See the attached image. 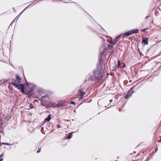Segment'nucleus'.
Instances as JSON below:
<instances>
[{
	"mask_svg": "<svg viewBox=\"0 0 161 161\" xmlns=\"http://www.w3.org/2000/svg\"><path fill=\"white\" fill-rule=\"evenodd\" d=\"M102 59L99 58L96 69L93 70V73L95 77V80H101L103 77L102 71V68L101 67Z\"/></svg>",
	"mask_w": 161,
	"mask_h": 161,
	"instance_id": "nucleus-1",
	"label": "nucleus"
},
{
	"mask_svg": "<svg viewBox=\"0 0 161 161\" xmlns=\"http://www.w3.org/2000/svg\"><path fill=\"white\" fill-rule=\"evenodd\" d=\"M12 81L11 84L13 85L14 83L17 84L19 82H21V79L20 76L18 74L16 75V79H14V78L12 79Z\"/></svg>",
	"mask_w": 161,
	"mask_h": 161,
	"instance_id": "nucleus-2",
	"label": "nucleus"
},
{
	"mask_svg": "<svg viewBox=\"0 0 161 161\" xmlns=\"http://www.w3.org/2000/svg\"><path fill=\"white\" fill-rule=\"evenodd\" d=\"M21 82H19L17 84L14 83L13 86H14L16 88H18L19 89H23L25 87V86L26 85V84L25 83H20Z\"/></svg>",
	"mask_w": 161,
	"mask_h": 161,
	"instance_id": "nucleus-3",
	"label": "nucleus"
},
{
	"mask_svg": "<svg viewBox=\"0 0 161 161\" xmlns=\"http://www.w3.org/2000/svg\"><path fill=\"white\" fill-rule=\"evenodd\" d=\"M36 86L35 85H32L31 87L29 88V89H30V90L29 91H28V89H26L25 91L26 92H27V93H25V95H29L32 92H33L35 88L36 87Z\"/></svg>",
	"mask_w": 161,
	"mask_h": 161,
	"instance_id": "nucleus-4",
	"label": "nucleus"
},
{
	"mask_svg": "<svg viewBox=\"0 0 161 161\" xmlns=\"http://www.w3.org/2000/svg\"><path fill=\"white\" fill-rule=\"evenodd\" d=\"M66 103V102L64 101H59L56 105L57 108H59L60 107L64 106Z\"/></svg>",
	"mask_w": 161,
	"mask_h": 161,
	"instance_id": "nucleus-5",
	"label": "nucleus"
},
{
	"mask_svg": "<svg viewBox=\"0 0 161 161\" xmlns=\"http://www.w3.org/2000/svg\"><path fill=\"white\" fill-rule=\"evenodd\" d=\"M138 83H137L136 85L131 87L127 92V93H128L130 96L132 95L133 93L135 92L133 90Z\"/></svg>",
	"mask_w": 161,
	"mask_h": 161,
	"instance_id": "nucleus-6",
	"label": "nucleus"
},
{
	"mask_svg": "<svg viewBox=\"0 0 161 161\" xmlns=\"http://www.w3.org/2000/svg\"><path fill=\"white\" fill-rule=\"evenodd\" d=\"M148 37H142V44H143L144 45H146L148 44Z\"/></svg>",
	"mask_w": 161,
	"mask_h": 161,
	"instance_id": "nucleus-7",
	"label": "nucleus"
},
{
	"mask_svg": "<svg viewBox=\"0 0 161 161\" xmlns=\"http://www.w3.org/2000/svg\"><path fill=\"white\" fill-rule=\"evenodd\" d=\"M131 32L130 30L128 31H127L125 32L124 33L122 34V37L124 38L126 36H128L131 35Z\"/></svg>",
	"mask_w": 161,
	"mask_h": 161,
	"instance_id": "nucleus-8",
	"label": "nucleus"
},
{
	"mask_svg": "<svg viewBox=\"0 0 161 161\" xmlns=\"http://www.w3.org/2000/svg\"><path fill=\"white\" fill-rule=\"evenodd\" d=\"M115 44V43L113 42H112L111 43V44L109 45L108 46L107 49L110 50H113L114 46Z\"/></svg>",
	"mask_w": 161,
	"mask_h": 161,
	"instance_id": "nucleus-9",
	"label": "nucleus"
},
{
	"mask_svg": "<svg viewBox=\"0 0 161 161\" xmlns=\"http://www.w3.org/2000/svg\"><path fill=\"white\" fill-rule=\"evenodd\" d=\"M122 36V34L121 33L118 36H117L115 39H114L113 42L115 43V44H116L118 41L119 40L120 38Z\"/></svg>",
	"mask_w": 161,
	"mask_h": 161,
	"instance_id": "nucleus-10",
	"label": "nucleus"
},
{
	"mask_svg": "<svg viewBox=\"0 0 161 161\" xmlns=\"http://www.w3.org/2000/svg\"><path fill=\"white\" fill-rule=\"evenodd\" d=\"M52 115L51 114L48 115L47 117L46 118L44 119V123H46L47 122L49 121L51 119Z\"/></svg>",
	"mask_w": 161,
	"mask_h": 161,
	"instance_id": "nucleus-11",
	"label": "nucleus"
},
{
	"mask_svg": "<svg viewBox=\"0 0 161 161\" xmlns=\"http://www.w3.org/2000/svg\"><path fill=\"white\" fill-rule=\"evenodd\" d=\"M51 104H53V102H49L47 103L45 102V104L46 105L45 107L47 108H50L52 106Z\"/></svg>",
	"mask_w": 161,
	"mask_h": 161,
	"instance_id": "nucleus-12",
	"label": "nucleus"
},
{
	"mask_svg": "<svg viewBox=\"0 0 161 161\" xmlns=\"http://www.w3.org/2000/svg\"><path fill=\"white\" fill-rule=\"evenodd\" d=\"M131 35L134 34L138 33L139 32V30L137 29H133L130 30Z\"/></svg>",
	"mask_w": 161,
	"mask_h": 161,
	"instance_id": "nucleus-13",
	"label": "nucleus"
},
{
	"mask_svg": "<svg viewBox=\"0 0 161 161\" xmlns=\"http://www.w3.org/2000/svg\"><path fill=\"white\" fill-rule=\"evenodd\" d=\"M77 131V130L75 131L72 132L70 133H68V136H67V138L68 139H70L73 136V133H75Z\"/></svg>",
	"mask_w": 161,
	"mask_h": 161,
	"instance_id": "nucleus-14",
	"label": "nucleus"
},
{
	"mask_svg": "<svg viewBox=\"0 0 161 161\" xmlns=\"http://www.w3.org/2000/svg\"><path fill=\"white\" fill-rule=\"evenodd\" d=\"M79 96H84L86 93L85 92L82 91L81 89L79 90L78 92Z\"/></svg>",
	"mask_w": 161,
	"mask_h": 161,
	"instance_id": "nucleus-15",
	"label": "nucleus"
},
{
	"mask_svg": "<svg viewBox=\"0 0 161 161\" xmlns=\"http://www.w3.org/2000/svg\"><path fill=\"white\" fill-rule=\"evenodd\" d=\"M107 50V49L106 48H105L101 52V54H100V58H100L101 59V58L103 56L104 54V53L106 52Z\"/></svg>",
	"mask_w": 161,
	"mask_h": 161,
	"instance_id": "nucleus-16",
	"label": "nucleus"
},
{
	"mask_svg": "<svg viewBox=\"0 0 161 161\" xmlns=\"http://www.w3.org/2000/svg\"><path fill=\"white\" fill-rule=\"evenodd\" d=\"M37 93H40L41 94H43L44 93V91L42 88H40L38 90Z\"/></svg>",
	"mask_w": 161,
	"mask_h": 161,
	"instance_id": "nucleus-17",
	"label": "nucleus"
},
{
	"mask_svg": "<svg viewBox=\"0 0 161 161\" xmlns=\"http://www.w3.org/2000/svg\"><path fill=\"white\" fill-rule=\"evenodd\" d=\"M1 144H4L6 145H8V146H12L14 144V143H9L7 142H2L1 143Z\"/></svg>",
	"mask_w": 161,
	"mask_h": 161,
	"instance_id": "nucleus-18",
	"label": "nucleus"
},
{
	"mask_svg": "<svg viewBox=\"0 0 161 161\" xmlns=\"http://www.w3.org/2000/svg\"><path fill=\"white\" fill-rule=\"evenodd\" d=\"M121 66V63L119 59H118V65H117V67L118 68H120Z\"/></svg>",
	"mask_w": 161,
	"mask_h": 161,
	"instance_id": "nucleus-19",
	"label": "nucleus"
},
{
	"mask_svg": "<svg viewBox=\"0 0 161 161\" xmlns=\"http://www.w3.org/2000/svg\"><path fill=\"white\" fill-rule=\"evenodd\" d=\"M36 0H35L34 1H31L30 2H31V4H30L28 6H27V7H26L22 12H23L24 11H25V10L29 6H30L31 4H32L33 3H34V2L36 1Z\"/></svg>",
	"mask_w": 161,
	"mask_h": 161,
	"instance_id": "nucleus-20",
	"label": "nucleus"
},
{
	"mask_svg": "<svg viewBox=\"0 0 161 161\" xmlns=\"http://www.w3.org/2000/svg\"><path fill=\"white\" fill-rule=\"evenodd\" d=\"M73 3L75 4V6H76L78 8H80L82 10H84L82 8L80 7V6L79 4H77L76 3L74 2H73Z\"/></svg>",
	"mask_w": 161,
	"mask_h": 161,
	"instance_id": "nucleus-21",
	"label": "nucleus"
},
{
	"mask_svg": "<svg viewBox=\"0 0 161 161\" xmlns=\"http://www.w3.org/2000/svg\"><path fill=\"white\" fill-rule=\"evenodd\" d=\"M49 97V95L48 94H46L45 95L42 96V98L43 99L47 98Z\"/></svg>",
	"mask_w": 161,
	"mask_h": 161,
	"instance_id": "nucleus-22",
	"label": "nucleus"
},
{
	"mask_svg": "<svg viewBox=\"0 0 161 161\" xmlns=\"http://www.w3.org/2000/svg\"><path fill=\"white\" fill-rule=\"evenodd\" d=\"M25 87L23 88V89H20V90H21V92L23 93H25H25H25Z\"/></svg>",
	"mask_w": 161,
	"mask_h": 161,
	"instance_id": "nucleus-23",
	"label": "nucleus"
},
{
	"mask_svg": "<svg viewBox=\"0 0 161 161\" xmlns=\"http://www.w3.org/2000/svg\"><path fill=\"white\" fill-rule=\"evenodd\" d=\"M130 96V95L127 93V94L125 96V99H128Z\"/></svg>",
	"mask_w": 161,
	"mask_h": 161,
	"instance_id": "nucleus-24",
	"label": "nucleus"
},
{
	"mask_svg": "<svg viewBox=\"0 0 161 161\" xmlns=\"http://www.w3.org/2000/svg\"><path fill=\"white\" fill-rule=\"evenodd\" d=\"M29 107L30 108V109L33 108H34V106L32 103H31L30 104Z\"/></svg>",
	"mask_w": 161,
	"mask_h": 161,
	"instance_id": "nucleus-25",
	"label": "nucleus"
},
{
	"mask_svg": "<svg viewBox=\"0 0 161 161\" xmlns=\"http://www.w3.org/2000/svg\"><path fill=\"white\" fill-rule=\"evenodd\" d=\"M51 105H52V106H51V107L52 108H55L56 107H57L56 106L55 103H54L53 102V104H51Z\"/></svg>",
	"mask_w": 161,
	"mask_h": 161,
	"instance_id": "nucleus-26",
	"label": "nucleus"
},
{
	"mask_svg": "<svg viewBox=\"0 0 161 161\" xmlns=\"http://www.w3.org/2000/svg\"><path fill=\"white\" fill-rule=\"evenodd\" d=\"M138 51L139 53H140L141 57L142 56H143L144 55H143V54L141 52V51L140 50V49L138 48Z\"/></svg>",
	"mask_w": 161,
	"mask_h": 161,
	"instance_id": "nucleus-27",
	"label": "nucleus"
},
{
	"mask_svg": "<svg viewBox=\"0 0 161 161\" xmlns=\"http://www.w3.org/2000/svg\"><path fill=\"white\" fill-rule=\"evenodd\" d=\"M24 78H25V81H26V83H27V86H31V83H29V82H28L27 81V80H26V78H25V77H24Z\"/></svg>",
	"mask_w": 161,
	"mask_h": 161,
	"instance_id": "nucleus-28",
	"label": "nucleus"
},
{
	"mask_svg": "<svg viewBox=\"0 0 161 161\" xmlns=\"http://www.w3.org/2000/svg\"><path fill=\"white\" fill-rule=\"evenodd\" d=\"M0 133H2L3 135H4V134L3 130H2V128H0Z\"/></svg>",
	"mask_w": 161,
	"mask_h": 161,
	"instance_id": "nucleus-29",
	"label": "nucleus"
},
{
	"mask_svg": "<svg viewBox=\"0 0 161 161\" xmlns=\"http://www.w3.org/2000/svg\"><path fill=\"white\" fill-rule=\"evenodd\" d=\"M3 124V121L2 120H0V128H2Z\"/></svg>",
	"mask_w": 161,
	"mask_h": 161,
	"instance_id": "nucleus-30",
	"label": "nucleus"
},
{
	"mask_svg": "<svg viewBox=\"0 0 161 161\" xmlns=\"http://www.w3.org/2000/svg\"><path fill=\"white\" fill-rule=\"evenodd\" d=\"M148 29H149V28H148H148H144V29H142V30H141V31H142V32H144V31H145L146 30H148Z\"/></svg>",
	"mask_w": 161,
	"mask_h": 161,
	"instance_id": "nucleus-31",
	"label": "nucleus"
},
{
	"mask_svg": "<svg viewBox=\"0 0 161 161\" xmlns=\"http://www.w3.org/2000/svg\"><path fill=\"white\" fill-rule=\"evenodd\" d=\"M93 79L94 78L93 76L91 75L89 78V80L91 81H92L93 80Z\"/></svg>",
	"mask_w": 161,
	"mask_h": 161,
	"instance_id": "nucleus-32",
	"label": "nucleus"
},
{
	"mask_svg": "<svg viewBox=\"0 0 161 161\" xmlns=\"http://www.w3.org/2000/svg\"><path fill=\"white\" fill-rule=\"evenodd\" d=\"M15 19H14L13 21L11 22V23L10 25H9V26L10 27V26L11 25H12L14 23L15 21Z\"/></svg>",
	"mask_w": 161,
	"mask_h": 161,
	"instance_id": "nucleus-33",
	"label": "nucleus"
},
{
	"mask_svg": "<svg viewBox=\"0 0 161 161\" xmlns=\"http://www.w3.org/2000/svg\"><path fill=\"white\" fill-rule=\"evenodd\" d=\"M70 104H73L75 105V103L74 102V101H71L70 103Z\"/></svg>",
	"mask_w": 161,
	"mask_h": 161,
	"instance_id": "nucleus-34",
	"label": "nucleus"
},
{
	"mask_svg": "<svg viewBox=\"0 0 161 161\" xmlns=\"http://www.w3.org/2000/svg\"><path fill=\"white\" fill-rule=\"evenodd\" d=\"M41 147L40 148H39V149L37 150L36 152L37 153H40L41 151Z\"/></svg>",
	"mask_w": 161,
	"mask_h": 161,
	"instance_id": "nucleus-35",
	"label": "nucleus"
},
{
	"mask_svg": "<svg viewBox=\"0 0 161 161\" xmlns=\"http://www.w3.org/2000/svg\"><path fill=\"white\" fill-rule=\"evenodd\" d=\"M116 69V68L115 67H113L112 69V71H115Z\"/></svg>",
	"mask_w": 161,
	"mask_h": 161,
	"instance_id": "nucleus-36",
	"label": "nucleus"
},
{
	"mask_svg": "<svg viewBox=\"0 0 161 161\" xmlns=\"http://www.w3.org/2000/svg\"><path fill=\"white\" fill-rule=\"evenodd\" d=\"M84 97V96H79V100L82 99Z\"/></svg>",
	"mask_w": 161,
	"mask_h": 161,
	"instance_id": "nucleus-37",
	"label": "nucleus"
},
{
	"mask_svg": "<svg viewBox=\"0 0 161 161\" xmlns=\"http://www.w3.org/2000/svg\"><path fill=\"white\" fill-rule=\"evenodd\" d=\"M56 127L57 128H59L61 127V126L60 125L57 124L56 125Z\"/></svg>",
	"mask_w": 161,
	"mask_h": 161,
	"instance_id": "nucleus-38",
	"label": "nucleus"
},
{
	"mask_svg": "<svg viewBox=\"0 0 161 161\" xmlns=\"http://www.w3.org/2000/svg\"><path fill=\"white\" fill-rule=\"evenodd\" d=\"M126 67V65L125 63H123L122 66L121 67L122 68H124Z\"/></svg>",
	"mask_w": 161,
	"mask_h": 161,
	"instance_id": "nucleus-39",
	"label": "nucleus"
},
{
	"mask_svg": "<svg viewBox=\"0 0 161 161\" xmlns=\"http://www.w3.org/2000/svg\"><path fill=\"white\" fill-rule=\"evenodd\" d=\"M23 13V12H21L19 14V15L17 16L16 17V18L18 17V18L21 15V14H22V13Z\"/></svg>",
	"mask_w": 161,
	"mask_h": 161,
	"instance_id": "nucleus-40",
	"label": "nucleus"
},
{
	"mask_svg": "<svg viewBox=\"0 0 161 161\" xmlns=\"http://www.w3.org/2000/svg\"><path fill=\"white\" fill-rule=\"evenodd\" d=\"M109 75L111 76H113L114 75V73L113 72H111L110 74H109Z\"/></svg>",
	"mask_w": 161,
	"mask_h": 161,
	"instance_id": "nucleus-41",
	"label": "nucleus"
},
{
	"mask_svg": "<svg viewBox=\"0 0 161 161\" xmlns=\"http://www.w3.org/2000/svg\"><path fill=\"white\" fill-rule=\"evenodd\" d=\"M100 38L104 42L106 40V39H105L103 37H100Z\"/></svg>",
	"mask_w": 161,
	"mask_h": 161,
	"instance_id": "nucleus-42",
	"label": "nucleus"
},
{
	"mask_svg": "<svg viewBox=\"0 0 161 161\" xmlns=\"http://www.w3.org/2000/svg\"><path fill=\"white\" fill-rule=\"evenodd\" d=\"M45 123H44V122L43 123H42V124L40 126V127H41L42 126H43L44 124Z\"/></svg>",
	"mask_w": 161,
	"mask_h": 161,
	"instance_id": "nucleus-43",
	"label": "nucleus"
},
{
	"mask_svg": "<svg viewBox=\"0 0 161 161\" xmlns=\"http://www.w3.org/2000/svg\"><path fill=\"white\" fill-rule=\"evenodd\" d=\"M4 153H3L1 154H0V157L2 158V157H3V156Z\"/></svg>",
	"mask_w": 161,
	"mask_h": 161,
	"instance_id": "nucleus-44",
	"label": "nucleus"
},
{
	"mask_svg": "<svg viewBox=\"0 0 161 161\" xmlns=\"http://www.w3.org/2000/svg\"><path fill=\"white\" fill-rule=\"evenodd\" d=\"M109 74L108 73L107 74V77L105 78L106 79H107L108 78V75H109Z\"/></svg>",
	"mask_w": 161,
	"mask_h": 161,
	"instance_id": "nucleus-45",
	"label": "nucleus"
},
{
	"mask_svg": "<svg viewBox=\"0 0 161 161\" xmlns=\"http://www.w3.org/2000/svg\"><path fill=\"white\" fill-rule=\"evenodd\" d=\"M36 1H37V0H36L34 3H35ZM42 1V0H38L35 3V4H36V3H38L39 1Z\"/></svg>",
	"mask_w": 161,
	"mask_h": 161,
	"instance_id": "nucleus-46",
	"label": "nucleus"
},
{
	"mask_svg": "<svg viewBox=\"0 0 161 161\" xmlns=\"http://www.w3.org/2000/svg\"><path fill=\"white\" fill-rule=\"evenodd\" d=\"M150 15H148V16H147L145 18V19H147L148 17H150Z\"/></svg>",
	"mask_w": 161,
	"mask_h": 161,
	"instance_id": "nucleus-47",
	"label": "nucleus"
},
{
	"mask_svg": "<svg viewBox=\"0 0 161 161\" xmlns=\"http://www.w3.org/2000/svg\"><path fill=\"white\" fill-rule=\"evenodd\" d=\"M3 160V158L0 157V161H2Z\"/></svg>",
	"mask_w": 161,
	"mask_h": 161,
	"instance_id": "nucleus-48",
	"label": "nucleus"
},
{
	"mask_svg": "<svg viewBox=\"0 0 161 161\" xmlns=\"http://www.w3.org/2000/svg\"><path fill=\"white\" fill-rule=\"evenodd\" d=\"M150 49L151 48H148L147 49V52H149V51H150Z\"/></svg>",
	"mask_w": 161,
	"mask_h": 161,
	"instance_id": "nucleus-49",
	"label": "nucleus"
},
{
	"mask_svg": "<svg viewBox=\"0 0 161 161\" xmlns=\"http://www.w3.org/2000/svg\"><path fill=\"white\" fill-rule=\"evenodd\" d=\"M8 80H9L8 79L6 80H5L4 81V82H7L8 81Z\"/></svg>",
	"mask_w": 161,
	"mask_h": 161,
	"instance_id": "nucleus-50",
	"label": "nucleus"
},
{
	"mask_svg": "<svg viewBox=\"0 0 161 161\" xmlns=\"http://www.w3.org/2000/svg\"><path fill=\"white\" fill-rule=\"evenodd\" d=\"M42 97L41 98H40V99H39V100L41 101V102L42 101Z\"/></svg>",
	"mask_w": 161,
	"mask_h": 161,
	"instance_id": "nucleus-51",
	"label": "nucleus"
},
{
	"mask_svg": "<svg viewBox=\"0 0 161 161\" xmlns=\"http://www.w3.org/2000/svg\"><path fill=\"white\" fill-rule=\"evenodd\" d=\"M142 78H141L137 80V81H139L141 80Z\"/></svg>",
	"mask_w": 161,
	"mask_h": 161,
	"instance_id": "nucleus-52",
	"label": "nucleus"
},
{
	"mask_svg": "<svg viewBox=\"0 0 161 161\" xmlns=\"http://www.w3.org/2000/svg\"><path fill=\"white\" fill-rule=\"evenodd\" d=\"M109 101L110 102H112L113 101V100L112 99H110L109 100Z\"/></svg>",
	"mask_w": 161,
	"mask_h": 161,
	"instance_id": "nucleus-53",
	"label": "nucleus"
},
{
	"mask_svg": "<svg viewBox=\"0 0 161 161\" xmlns=\"http://www.w3.org/2000/svg\"><path fill=\"white\" fill-rule=\"evenodd\" d=\"M13 143H14V144L16 143V144H18V142H14Z\"/></svg>",
	"mask_w": 161,
	"mask_h": 161,
	"instance_id": "nucleus-54",
	"label": "nucleus"
},
{
	"mask_svg": "<svg viewBox=\"0 0 161 161\" xmlns=\"http://www.w3.org/2000/svg\"><path fill=\"white\" fill-rule=\"evenodd\" d=\"M99 25L101 27V28H102V29H103V30L105 31L104 29L103 28V27H102L100 26V25L99 24Z\"/></svg>",
	"mask_w": 161,
	"mask_h": 161,
	"instance_id": "nucleus-55",
	"label": "nucleus"
},
{
	"mask_svg": "<svg viewBox=\"0 0 161 161\" xmlns=\"http://www.w3.org/2000/svg\"><path fill=\"white\" fill-rule=\"evenodd\" d=\"M13 10H14V12H16V11H15V9L14 8H13Z\"/></svg>",
	"mask_w": 161,
	"mask_h": 161,
	"instance_id": "nucleus-56",
	"label": "nucleus"
},
{
	"mask_svg": "<svg viewBox=\"0 0 161 161\" xmlns=\"http://www.w3.org/2000/svg\"><path fill=\"white\" fill-rule=\"evenodd\" d=\"M32 95H29L28 96V97H31Z\"/></svg>",
	"mask_w": 161,
	"mask_h": 161,
	"instance_id": "nucleus-57",
	"label": "nucleus"
},
{
	"mask_svg": "<svg viewBox=\"0 0 161 161\" xmlns=\"http://www.w3.org/2000/svg\"><path fill=\"white\" fill-rule=\"evenodd\" d=\"M140 155V154H137V156H139Z\"/></svg>",
	"mask_w": 161,
	"mask_h": 161,
	"instance_id": "nucleus-58",
	"label": "nucleus"
},
{
	"mask_svg": "<svg viewBox=\"0 0 161 161\" xmlns=\"http://www.w3.org/2000/svg\"><path fill=\"white\" fill-rule=\"evenodd\" d=\"M4 13H5V12L3 13H2V14H0V16L1 15H2V14H4Z\"/></svg>",
	"mask_w": 161,
	"mask_h": 161,
	"instance_id": "nucleus-59",
	"label": "nucleus"
},
{
	"mask_svg": "<svg viewBox=\"0 0 161 161\" xmlns=\"http://www.w3.org/2000/svg\"><path fill=\"white\" fill-rule=\"evenodd\" d=\"M146 78V77L142 80V81H143Z\"/></svg>",
	"mask_w": 161,
	"mask_h": 161,
	"instance_id": "nucleus-60",
	"label": "nucleus"
},
{
	"mask_svg": "<svg viewBox=\"0 0 161 161\" xmlns=\"http://www.w3.org/2000/svg\"><path fill=\"white\" fill-rule=\"evenodd\" d=\"M157 152V151H156V150H155V151L154 152ZM153 152V153H154V152Z\"/></svg>",
	"mask_w": 161,
	"mask_h": 161,
	"instance_id": "nucleus-61",
	"label": "nucleus"
},
{
	"mask_svg": "<svg viewBox=\"0 0 161 161\" xmlns=\"http://www.w3.org/2000/svg\"><path fill=\"white\" fill-rule=\"evenodd\" d=\"M133 153H136V152H135V151H134V152H133Z\"/></svg>",
	"mask_w": 161,
	"mask_h": 161,
	"instance_id": "nucleus-62",
	"label": "nucleus"
},
{
	"mask_svg": "<svg viewBox=\"0 0 161 161\" xmlns=\"http://www.w3.org/2000/svg\"><path fill=\"white\" fill-rule=\"evenodd\" d=\"M131 82V80H130V81H129V82Z\"/></svg>",
	"mask_w": 161,
	"mask_h": 161,
	"instance_id": "nucleus-63",
	"label": "nucleus"
},
{
	"mask_svg": "<svg viewBox=\"0 0 161 161\" xmlns=\"http://www.w3.org/2000/svg\"><path fill=\"white\" fill-rule=\"evenodd\" d=\"M75 111H76V110H74V112H75Z\"/></svg>",
	"mask_w": 161,
	"mask_h": 161,
	"instance_id": "nucleus-64",
	"label": "nucleus"
}]
</instances>
